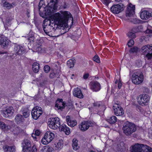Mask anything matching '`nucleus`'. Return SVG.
Listing matches in <instances>:
<instances>
[{
	"instance_id": "52",
	"label": "nucleus",
	"mask_w": 152,
	"mask_h": 152,
	"mask_svg": "<svg viewBox=\"0 0 152 152\" xmlns=\"http://www.w3.org/2000/svg\"><path fill=\"white\" fill-rule=\"evenodd\" d=\"M145 33L147 34H152V30L147 28L145 31Z\"/></svg>"
},
{
	"instance_id": "57",
	"label": "nucleus",
	"mask_w": 152,
	"mask_h": 152,
	"mask_svg": "<svg viewBox=\"0 0 152 152\" xmlns=\"http://www.w3.org/2000/svg\"><path fill=\"white\" fill-rule=\"evenodd\" d=\"M11 20L8 18H7L6 19V21L7 23H9Z\"/></svg>"
},
{
	"instance_id": "60",
	"label": "nucleus",
	"mask_w": 152,
	"mask_h": 152,
	"mask_svg": "<svg viewBox=\"0 0 152 152\" xmlns=\"http://www.w3.org/2000/svg\"><path fill=\"white\" fill-rule=\"evenodd\" d=\"M116 1H117L118 2H121L123 0H115Z\"/></svg>"
},
{
	"instance_id": "30",
	"label": "nucleus",
	"mask_w": 152,
	"mask_h": 152,
	"mask_svg": "<svg viewBox=\"0 0 152 152\" xmlns=\"http://www.w3.org/2000/svg\"><path fill=\"white\" fill-rule=\"evenodd\" d=\"M32 69L34 72L35 73L38 72L39 71L40 69L39 64L36 62L32 64Z\"/></svg>"
},
{
	"instance_id": "24",
	"label": "nucleus",
	"mask_w": 152,
	"mask_h": 152,
	"mask_svg": "<svg viewBox=\"0 0 152 152\" xmlns=\"http://www.w3.org/2000/svg\"><path fill=\"white\" fill-rule=\"evenodd\" d=\"M140 17L143 20H146L149 18V11L146 10L142 11L140 13Z\"/></svg>"
},
{
	"instance_id": "12",
	"label": "nucleus",
	"mask_w": 152,
	"mask_h": 152,
	"mask_svg": "<svg viewBox=\"0 0 152 152\" xmlns=\"http://www.w3.org/2000/svg\"><path fill=\"white\" fill-rule=\"evenodd\" d=\"M124 10V5L121 4H114L110 8L111 12L114 14H118Z\"/></svg>"
},
{
	"instance_id": "32",
	"label": "nucleus",
	"mask_w": 152,
	"mask_h": 152,
	"mask_svg": "<svg viewBox=\"0 0 152 152\" xmlns=\"http://www.w3.org/2000/svg\"><path fill=\"white\" fill-rule=\"evenodd\" d=\"M8 44V42L6 38L3 37H0V45L4 47L6 46Z\"/></svg>"
},
{
	"instance_id": "26",
	"label": "nucleus",
	"mask_w": 152,
	"mask_h": 152,
	"mask_svg": "<svg viewBox=\"0 0 152 152\" xmlns=\"http://www.w3.org/2000/svg\"><path fill=\"white\" fill-rule=\"evenodd\" d=\"M15 120L17 124H20L23 121L24 119L23 115L18 114L15 116Z\"/></svg>"
},
{
	"instance_id": "38",
	"label": "nucleus",
	"mask_w": 152,
	"mask_h": 152,
	"mask_svg": "<svg viewBox=\"0 0 152 152\" xmlns=\"http://www.w3.org/2000/svg\"><path fill=\"white\" fill-rule=\"evenodd\" d=\"M93 60L98 63H100V59L99 57L97 55H95L93 58Z\"/></svg>"
},
{
	"instance_id": "50",
	"label": "nucleus",
	"mask_w": 152,
	"mask_h": 152,
	"mask_svg": "<svg viewBox=\"0 0 152 152\" xmlns=\"http://www.w3.org/2000/svg\"><path fill=\"white\" fill-rule=\"evenodd\" d=\"M56 76V73L54 72L51 73L50 74V77L51 78H53Z\"/></svg>"
},
{
	"instance_id": "45",
	"label": "nucleus",
	"mask_w": 152,
	"mask_h": 152,
	"mask_svg": "<svg viewBox=\"0 0 152 152\" xmlns=\"http://www.w3.org/2000/svg\"><path fill=\"white\" fill-rule=\"evenodd\" d=\"M37 148L35 145H34L32 147H31V152H37Z\"/></svg>"
},
{
	"instance_id": "8",
	"label": "nucleus",
	"mask_w": 152,
	"mask_h": 152,
	"mask_svg": "<svg viewBox=\"0 0 152 152\" xmlns=\"http://www.w3.org/2000/svg\"><path fill=\"white\" fill-rule=\"evenodd\" d=\"M58 2V0H50L49 2H48V4L47 5L48 7V11L51 12L57 10L58 8L57 4Z\"/></svg>"
},
{
	"instance_id": "28",
	"label": "nucleus",
	"mask_w": 152,
	"mask_h": 152,
	"mask_svg": "<svg viewBox=\"0 0 152 152\" xmlns=\"http://www.w3.org/2000/svg\"><path fill=\"white\" fill-rule=\"evenodd\" d=\"M53 148L49 145L44 146L40 150V152H52Z\"/></svg>"
},
{
	"instance_id": "19",
	"label": "nucleus",
	"mask_w": 152,
	"mask_h": 152,
	"mask_svg": "<svg viewBox=\"0 0 152 152\" xmlns=\"http://www.w3.org/2000/svg\"><path fill=\"white\" fill-rule=\"evenodd\" d=\"M14 110L12 107H9L6 110L4 111L3 115L5 118L11 116L13 115Z\"/></svg>"
},
{
	"instance_id": "58",
	"label": "nucleus",
	"mask_w": 152,
	"mask_h": 152,
	"mask_svg": "<svg viewBox=\"0 0 152 152\" xmlns=\"http://www.w3.org/2000/svg\"><path fill=\"white\" fill-rule=\"evenodd\" d=\"M36 135L35 134H32V136L33 138L36 139L37 137L36 136Z\"/></svg>"
},
{
	"instance_id": "63",
	"label": "nucleus",
	"mask_w": 152,
	"mask_h": 152,
	"mask_svg": "<svg viewBox=\"0 0 152 152\" xmlns=\"http://www.w3.org/2000/svg\"><path fill=\"white\" fill-rule=\"evenodd\" d=\"M17 129H18V127H17V128H15V130H17Z\"/></svg>"
},
{
	"instance_id": "37",
	"label": "nucleus",
	"mask_w": 152,
	"mask_h": 152,
	"mask_svg": "<svg viewBox=\"0 0 152 152\" xmlns=\"http://www.w3.org/2000/svg\"><path fill=\"white\" fill-rule=\"evenodd\" d=\"M139 50L137 46H134L133 47L131 48L129 50V52L130 53H137L138 52Z\"/></svg>"
},
{
	"instance_id": "21",
	"label": "nucleus",
	"mask_w": 152,
	"mask_h": 152,
	"mask_svg": "<svg viewBox=\"0 0 152 152\" xmlns=\"http://www.w3.org/2000/svg\"><path fill=\"white\" fill-rule=\"evenodd\" d=\"M73 94L74 96L78 98L81 99L83 98V96L81 90L79 88H77L74 89Z\"/></svg>"
},
{
	"instance_id": "7",
	"label": "nucleus",
	"mask_w": 152,
	"mask_h": 152,
	"mask_svg": "<svg viewBox=\"0 0 152 152\" xmlns=\"http://www.w3.org/2000/svg\"><path fill=\"white\" fill-rule=\"evenodd\" d=\"M132 148L130 152H152V149L151 151L148 150L145 151L143 149V148H144L145 147L147 149V147H148L149 146L143 144L137 143L132 145Z\"/></svg>"
},
{
	"instance_id": "43",
	"label": "nucleus",
	"mask_w": 152,
	"mask_h": 152,
	"mask_svg": "<svg viewBox=\"0 0 152 152\" xmlns=\"http://www.w3.org/2000/svg\"><path fill=\"white\" fill-rule=\"evenodd\" d=\"M34 35H30L28 36V40L29 41L30 43L33 42L34 41Z\"/></svg>"
},
{
	"instance_id": "22",
	"label": "nucleus",
	"mask_w": 152,
	"mask_h": 152,
	"mask_svg": "<svg viewBox=\"0 0 152 152\" xmlns=\"http://www.w3.org/2000/svg\"><path fill=\"white\" fill-rule=\"evenodd\" d=\"M14 50L16 53L18 55H22L25 52L23 48L20 45L15 46L14 48Z\"/></svg>"
},
{
	"instance_id": "59",
	"label": "nucleus",
	"mask_w": 152,
	"mask_h": 152,
	"mask_svg": "<svg viewBox=\"0 0 152 152\" xmlns=\"http://www.w3.org/2000/svg\"><path fill=\"white\" fill-rule=\"evenodd\" d=\"M149 16L150 17H152V12H151L149 11Z\"/></svg>"
},
{
	"instance_id": "39",
	"label": "nucleus",
	"mask_w": 152,
	"mask_h": 152,
	"mask_svg": "<svg viewBox=\"0 0 152 152\" xmlns=\"http://www.w3.org/2000/svg\"><path fill=\"white\" fill-rule=\"evenodd\" d=\"M134 43L133 39H129L128 41L127 45L129 47H132L134 45Z\"/></svg>"
},
{
	"instance_id": "13",
	"label": "nucleus",
	"mask_w": 152,
	"mask_h": 152,
	"mask_svg": "<svg viewBox=\"0 0 152 152\" xmlns=\"http://www.w3.org/2000/svg\"><path fill=\"white\" fill-rule=\"evenodd\" d=\"M90 89L93 92H97L99 91L101 89L100 84L97 81H93L90 83Z\"/></svg>"
},
{
	"instance_id": "46",
	"label": "nucleus",
	"mask_w": 152,
	"mask_h": 152,
	"mask_svg": "<svg viewBox=\"0 0 152 152\" xmlns=\"http://www.w3.org/2000/svg\"><path fill=\"white\" fill-rule=\"evenodd\" d=\"M9 151V152H15V146H10Z\"/></svg>"
},
{
	"instance_id": "25",
	"label": "nucleus",
	"mask_w": 152,
	"mask_h": 152,
	"mask_svg": "<svg viewBox=\"0 0 152 152\" xmlns=\"http://www.w3.org/2000/svg\"><path fill=\"white\" fill-rule=\"evenodd\" d=\"M0 128L4 132H7L11 128L9 125H6L4 122L0 121Z\"/></svg>"
},
{
	"instance_id": "18",
	"label": "nucleus",
	"mask_w": 152,
	"mask_h": 152,
	"mask_svg": "<svg viewBox=\"0 0 152 152\" xmlns=\"http://www.w3.org/2000/svg\"><path fill=\"white\" fill-rule=\"evenodd\" d=\"M128 11L126 13V16L129 17L133 16L135 13V6L130 4L128 7H127Z\"/></svg>"
},
{
	"instance_id": "55",
	"label": "nucleus",
	"mask_w": 152,
	"mask_h": 152,
	"mask_svg": "<svg viewBox=\"0 0 152 152\" xmlns=\"http://www.w3.org/2000/svg\"><path fill=\"white\" fill-rule=\"evenodd\" d=\"M67 6H68V4H67V3H66L65 2H64L63 5V7L64 9H65L67 7Z\"/></svg>"
},
{
	"instance_id": "51",
	"label": "nucleus",
	"mask_w": 152,
	"mask_h": 152,
	"mask_svg": "<svg viewBox=\"0 0 152 152\" xmlns=\"http://www.w3.org/2000/svg\"><path fill=\"white\" fill-rule=\"evenodd\" d=\"M122 85V84L121 83V81L119 80L118 83V88L119 89H120L121 88Z\"/></svg>"
},
{
	"instance_id": "42",
	"label": "nucleus",
	"mask_w": 152,
	"mask_h": 152,
	"mask_svg": "<svg viewBox=\"0 0 152 152\" xmlns=\"http://www.w3.org/2000/svg\"><path fill=\"white\" fill-rule=\"evenodd\" d=\"M139 27L137 26L133 27L130 30L135 34L138 32L139 31Z\"/></svg>"
},
{
	"instance_id": "54",
	"label": "nucleus",
	"mask_w": 152,
	"mask_h": 152,
	"mask_svg": "<svg viewBox=\"0 0 152 152\" xmlns=\"http://www.w3.org/2000/svg\"><path fill=\"white\" fill-rule=\"evenodd\" d=\"M35 134L37 136H39L40 134V132L39 131V130H36L35 132Z\"/></svg>"
},
{
	"instance_id": "15",
	"label": "nucleus",
	"mask_w": 152,
	"mask_h": 152,
	"mask_svg": "<svg viewBox=\"0 0 152 152\" xmlns=\"http://www.w3.org/2000/svg\"><path fill=\"white\" fill-rule=\"evenodd\" d=\"M91 124V122L88 121H84L79 125V128L80 130L84 132L88 130Z\"/></svg>"
},
{
	"instance_id": "14",
	"label": "nucleus",
	"mask_w": 152,
	"mask_h": 152,
	"mask_svg": "<svg viewBox=\"0 0 152 152\" xmlns=\"http://www.w3.org/2000/svg\"><path fill=\"white\" fill-rule=\"evenodd\" d=\"M113 108L115 114L117 116H121L124 114L122 108L118 104H116L113 106Z\"/></svg>"
},
{
	"instance_id": "62",
	"label": "nucleus",
	"mask_w": 152,
	"mask_h": 152,
	"mask_svg": "<svg viewBox=\"0 0 152 152\" xmlns=\"http://www.w3.org/2000/svg\"><path fill=\"white\" fill-rule=\"evenodd\" d=\"M39 14H40V15L43 18L44 17L43 15H42V13L41 14V12H39Z\"/></svg>"
},
{
	"instance_id": "1",
	"label": "nucleus",
	"mask_w": 152,
	"mask_h": 152,
	"mask_svg": "<svg viewBox=\"0 0 152 152\" xmlns=\"http://www.w3.org/2000/svg\"><path fill=\"white\" fill-rule=\"evenodd\" d=\"M60 14L57 12L54 14V18L57 22L62 26L64 25L67 24L69 20H71L72 23L73 21V18L70 12L67 11H62Z\"/></svg>"
},
{
	"instance_id": "35",
	"label": "nucleus",
	"mask_w": 152,
	"mask_h": 152,
	"mask_svg": "<svg viewBox=\"0 0 152 152\" xmlns=\"http://www.w3.org/2000/svg\"><path fill=\"white\" fill-rule=\"evenodd\" d=\"M75 63V60L72 59H70L67 61V64L68 67L71 68L73 67Z\"/></svg>"
},
{
	"instance_id": "27",
	"label": "nucleus",
	"mask_w": 152,
	"mask_h": 152,
	"mask_svg": "<svg viewBox=\"0 0 152 152\" xmlns=\"http://www.w3.org/2000/svg\"><path fill=\"white\" fill-rule=\"evenodd\" d=\"M3 6L6 7L8 9H10L13 8L15 6V3L13 2L11 4L7 2L6 0H5V1L3 4Z\"/></svg>"
},
{
	"instance_id": "47",
	"label": "nucleus",
	"mask_w": 152,
	"mask_h": 152,
	"mask_svg": "<svg viewBox=\"0 0 152 152\" xmlns=\"http://www.w3.org/2000/svg\"><path fill=\"white\" fill-rule=\"evenodd\" d=\"M140 20H138L137 18L134 19L133 20V22L134 24H139L140 23Z\"/></svg>"
},
{
	"instance_id": "4",
	"label": "nucleus",
	"mask_w": 152,
	"mask_h": 152,
	"mask_svg": "<svg viewBox=\"0 0 152 152\" xmlns=\"http://www.w3.org/2000/svg\"><path fill=\"white\" fill-rule=\"evenodd\" d=\"M48 124L50 128L56 129L60 126V120L58 117L51 118L49 119Z\"/></svg>"
},
{
	"instance_id": "3",
	"label": "nucleus",
	"mask_w": 152,
	"mask_h": 152,
	"mask_svg": "<svg viewBox=\"0 0 152 152\" xmlns=\"http://www.w3.org/2000/svg\"><path fill=\"white\" fill-rule=\"evenodd\" d=\"M123 130L126 135H130L136 131L137 128L134 124L127 121L124 123Z\"/></svg>"
},
{
	"instance_id": "11",
	"label": "nucleus",
	"mask_w": 152,
	"mask_h": 152,
	"mask_svg": "<svg viewBox=\"0 0 152 152\" xmlns=\"http://www.w3.org/2000/svg\"><path fill=\"white\" fill-rule=\"evenodd\" d=\"M31 142L29 139H25L22 143L23 152H31Z\"/></svg>"
},
{
	"instance_id": "33",
	"label": "nucleus",
	"mask_w": 152,
	"mask_h": 152,
	"mask_svg": "<svg viewBox=\"0 0 152 152\" xmlns=\"http://www.w3.org/2000/svg\"><path fill=\"white\" fill-rule=\"evenodd\" d=\"M72 145L73 149L75 150H77L79 147L77 143L78 141L76 139L74 138L72 140Z\"/></svg>"
},
{
	"instance_id": "64",
	"label": "nucleus",
	"mask_w": 152,
	"mask_h": 152,
	"mask_svg": "<svg viewBox=\"0 0 152 152\" xmlns=\"http://www.w3.org/2000/svg\"><path fill=\"white\" fill-rule=\"evenodd\" d=\"M40 7H39V11H40Z\"/></svg>"
},
{
	"instance_id": "48",
	"label": "nucleus",
	"mask_w": 152,
	"mask_h": 152,
	"mask_svg": "<svg viewBox=\"0 0 152 152\" xmlns=\"http://www.w3.org/2000/svg\"><path fill=\"white\" fill-rule=\"evenodd\" d=\"M89 76V75L88 73H85L83 75V77L84 79L86 80L88 78Z\"/></svg>"
},
{
	"instance_id": "34",
	"label": "nucleus",
	"mask_w": 152,
	"mask_h": 152,
	"mask_svg": "<svg viewBox=\"0 0 152 152\" xmlns=\"http://www.w3.org/2000/svg\"><path fill=\"white\" fill-rule=\"evenodd\" d=\"M126 36L129 38L131 39H134L136 37L135 34L130 30L127 33Z\"/></svg>"
},
{
	"instance_id": "29",
	"label": "nucleus",
	"mask_w": 152,
	"mask_h": 152,
	"mask_svg": "<svg viewBox=\"0 0 152 152\" xmlns=\"http://www.w3.org/2000/svg\"><path fill=\"white\" fill-rule=\"evenodd\" d=\"M55 148L56 150L61 149L63 147V141L61 140H59L58 142H55Z\"/></svg>"
},
{
	"instance_id": "6",
	"label": "nucleus",
	"mask_w": 152,
	"mask_h": 152,
	"mask_svg": "<svg viewBox=\"0 0 152 152\" xmlns=\"http://www.w3.org/2000/svg\"><path fill=\"white\" fill-rule=\"evenodd\" d=\"M55 136L54 133L50 131H47L41 140V143L44 145H47L51 142Z\"/></svg>"
},
{
	"instance_id": "17",
	"label": "nucleus",
	"mask_w": 152,
	"mask_h": 152,
	"mask_svg": "<svg viewBox=\"0 0 152 152\" xmlns=\"http://www.w3.org/2000/svg\"><path fill=\"white\" fill-rule=\"evenodd\" d=\"M65 103L63 101L62 99H58L56 102L55 106L58 108V109L62 110L65 107Z\"/></svg>"
},
{
	"instance_id": "5",
	"label": "nucleus",
	"mask_w": 152,
	"mask_h": 152,
	"mask_svg": "<svg viewBox=\"0 0 152 152\" xmlns=\"http://www.w3.org/2000/svg\"><path fill=\"white\" fill-rule=\"evenodd\" d=\"M143 54L148 60L152 58V44L147 45L142 47L141 48Z\"/></svg>"
},
{
	"instance_id": "31",
	"label": "nucleus",
	"mask_w": 152,
	"mask_h": 152,
	"mask_svg": "<svg viewBox=\"0 0 152 152\" xmlns=\"http://www.w3.org/2000/svg\"><path fill=\"white\" fill-rule=\"evenodd\" d=\"M106 121L110 124H113L117 122V118L115 116H112L107 119Z\"/></svg>"
},
{
	"instance_id": "41",
	"label": "nucleus",
	"mask_w": 152,
	"mask_h": 152,
	"mask_svg": "<svg viewBox=\"0 0 152 152\" xmlns=\"http://www.w3.org/2000/svg\"><path fill=\"white\" fill-rule=\"evenodd\" d=\"M44 70L46 73H48L50 70V67L48 65H45L44 67Z\"/></svg>"
},
{
	"instance_id": "2",
	"label": "nucleus",
	"mask_w": 152,
	"mask_h": 152,
	"mask_svg": "<svg viewBox=\"0 0 152 152\" xmlns=\"http://www.w3.org/2000/svg\"><path fill=\"white\" fill-rule=\"evenodd\" d=\"M131 80L132 83L135 85L141 84L144 80L143 73L140 70L134 71L132 75Z\"/></svg>"
},
{
	"instance_id": "56",
	"label": "nucleus",
	"mask_w": 152,
	"mask_h": 152,
	"mask_svg": "<svg viewBox=\"0 0 152 152\" xmlns=\"http://www.w3.org/2000/svg\"><path fill=\"white\" fill-rule=\"evenodd\" d=\"M13 132H14V134L18 135L19 134L20 132V131H18L16 132H15V129H14L13 131Z\"/></svg>"
},
{
	"instance_id": "20",
	"label": "nucleus",
	"mask_w": 152,
	"mask_h": 152,
	"mask_svg": "<svg viewBox=\"0 0 152 152\" xmlns=\"http://www.w3.org/2000/svg\"><path fill=\"white\" fill-rule=\"evenodd\" d=\"M59 129L60 131L64 132L66 134L69 135L70 133L69 128L65 124H62L59 127Z\"/></svg>"
},
{
	"instance_id": "53",
	"label": "nucleus",
	"mask_w": 152,
	"mask_h": 152,
	"mask_svg": "<svg viewBox=\"0 0 152 152\" xmlns=\"http://www.w3.org/2000/svg\"><path fill=\"white\" fill-rule=\"evenodd\" d=\"M10 146L8 145H6L3 148V149L5 151H9V148Z\"/></svg>"
},
{
	"instance_id": "40",
	"label": "nucleus",
	"mask_w": 152,
	"mask_h": 152,
	"mask_svg": "<svg viewBox=\"0 0 152 152\" xmlns=\"http://www.w3.org/2000/svg\"><path fill=\"white\" fill-rule=\"evenodd\" d=\"M103 4L106 6L108 7L109 4L110 2V0H100Z\"/></svg>"
},
{
	"instance_id": "16",
	"label": "nucleus",
	"mask_w": 152,
	"mask_h": 152,
	"mask_svg": "<svg viewBox=\"0 0 152 152\" xmlns=\"http://www.w3.org/2000/svg\"><path fill=\"white\" fill-rule=\"evenodd\" d=\"M53 16L54 15L51 16V20H49L47 21V24H48V26L53 28V29H55V28L58 26H62L57 22V20H56L54 18Z\"/></svg>"
},
{
	"instance_id": "49",
	"label": "nucleus",
	"mask_w": 152,
	"mask_h": 152,
	"mask_svg": "<svg viewBox=\"0 0 152 152\" xmlns=\"http://www.w3.org/2000/svg\"><path fill=\"white\" fill-rule=\"evenodd\" d=\"M94 105L95 107H100L101 106V102H96L94 103Z\"/></svg>"
},
{
	"instance_id": "10",
	"label": "nucleus",
	"mask_w": 152,
	"mask_h": 152,
	"mask_svg": "<svg viewBox=\"0 0 152 152\" xmlns=\"http://www.w3.org/2000/svg\"><path fill=\"white\" fill-rule=\"evenodd\" d=\"M150 97L147 94H142L138 97L137 100L139 104L142 106H144L148 104L149 101Z\"/></svg>"
},
{
	"instance_id": "44",
	"label": "nucleus",
	"mask_w": 152,
	"mask_h": 152,
	"mask_svg": "<svg viewBox=\"0 0 152 152\" xmlns=\"http://www.w3.org/2000/svg\"><path fill=\"white\" fill-rule=\"evenodd\" d=\"M44 21L43 22V30L45 32V34H48L49 33V32L46 29V26H47L48 24H46V25H44Z\"/></svg>"
},
{
	"instance_id": "9",
	"label": "nucleus",
	"mask_w": 152,
	"mask_h": 152,
	"mask_svg": "<svg viewBox=\"0 0 152 152\" xmlns=\"http://www.w3.org/2000/svg\"><path fill=\"white\" fill-rule=\"evenodd\" d=\"M42 108L38 106L34 107L32 109L31 114L32 118L34 120H37L42 114Z\"/></svg>"
},
{
	"instance_id": "61",
	"label": "nucleus",
	"mask_w": 152,
	"mask_h": 152,
	"mask_svg": "<svg viewBox=\"0 0 152 152\" xmlns=\"http://www.w3.org/2000/svg\"><path fill=\"white\" fill-rule=\"evenodd\" d=\"M118 81H118V80L117 79V80H115V84H117V83H118Z\"/></svg>"
},
{
	"instance_id": "36",
	"label": "nucleus",
	"mask_w": 152,
	"mask_h": 152,
	"mask_svg": "<svg viewBox=\"0 0 152 152\" xmlns=\"http://www.w3.org/2000/svg\"><path fill=\"white\" fill-rule=\"evenodd\" d=\"M29 110L28 108H24L22 111L23 116L24 118H27L29 116Z\"/></svg>"
},
{
	"instance_id": "23",
	"label": "nucleus",
	"mask_w": 152,
	"mask_h": 152,
	"mask_svg": "<svg viewBox=\"0 0 152 152\" xmlns=\"http://www.w3.org/2000/svg\"><path fill=\"white\" fill-rule=\"evenodd\" d=\"M66 121L68 126L73 127L76 125L77 122L76 120H71L69 116L66 117Z\"/></svg>"
}]
</instances>
